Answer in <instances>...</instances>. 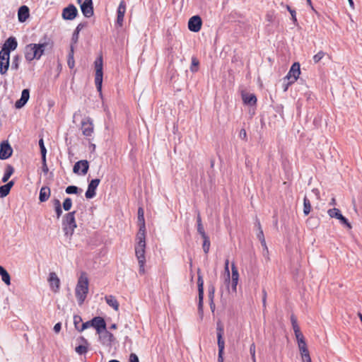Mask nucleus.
I'll use <instances>...</instances> for the list:
<instances>
[{
	"mask_svg": "<svg viewBox=\"0 0 362 362\" xmlns=\"http://www.w3.org/2000/svg\"><path fill=\"white\" fill-rule=\"evenodd\" d=\"M98 334L99 335L100 341L104 346H110L112 341L115 340L113 334L106 329L105 330H102L100 333Z\"/></svg>",
	"mask_w": 362,
	"mask_h": 362,
	"instance_id": "12",
	"label": "nucleus"
},
{
	"mask_svg": "<svg viewBox=\"0 0 362 362\" xmlns=\"http://www.w3.org/2000/svg\"><path fill=\"white\" fill-rule=\"evenodd\" d=\"M77 14L78 10L73 4L69 5L62 11V18L65 20H74L76 17Z\"/></svg>",
	"mask_w": 362,
	"mask_h": 362,
	"instance_id": "13",
	"label": "nucleus"
},
{
	"mask_svg": "<svg viewBox=\"0 0 362 362\" xmlns=\"http://www.w3.org/2000/svg\"><path fill=\"white\" fill-rule=\"evenodd\" d=\"M286 8L290 13V15H291V18L293 21V23L295 25L298 24L297 18H296V11L292 9L288 5H286Z\"/></svg>",
	"mask_w": 362,
	"mask_h": 362,
	"instance_id": "40",
	"label": "nucleus"
},
{
	"mask_svg": "<svg viewBox=\"0 0 362 362\" xmlns=\"http://www.w3.org/2000/svg\"><path fill=\"white\" fill-rule=\"evenodd\" d=\"M21 62V57L18 55H16L13 57L11 69V70H18L19 68Z\"/></svg>",
	"mask_w": 362,
	"mask_h": 362,
	"instance_id": "35",
	"label": "nucleus"
},
{
	"mask_svg": "<svg viewBox=\"0 0 362 362\" xmlns=\"http://www.w3.org/2000/svg\"><path fill=\"white\" fill-rule=\"evenodd\" d=\"M72 206V200L71 198L67 197L63 202V208L65 211H69Z\"/></svg>",
	"mask_w": 362,
	"mask_h": 362,
	"instance_id": "41",
	"label": "nucleus"
},
{
	"mask_svg": "<svg viewBox=\"0 0 362 362\" xmlns=\"http://www.w3.org/2000/svg\"><path fill=\"white\" fill-rule=\"evenodd\" d=\"M100 182V179H93L90 182V183L88 185V189L85 194V196L87 199H92L95 196V190L98 186L99 185Z\"/></svg>",
	"mask_w": 362,
	"mask_h": 362,
	"instance_id": "16",
	"label": "nucleus"
},
{
	"mask_svg": "<svg viewBox=\"0 0 362 362\" xmlns=\"http://www.w3.org/2000/svg\"><path fill=\"white\" fill-rule=\"evenodd\" d=\"M327 214L331 218H335L338 219L340 223L345 226L347 228L351 229L352 226L351 223L348 219L341 214L339 209L337 208L330 209L327 211Z\"/></svg>",
	"mask_w": 362,
	"mask_h": 362,
	"instance_id": "7",
	"label": "nucleus"
},
{
	"mask_svg": "<svg viewBox=\"0 0 362 362\" xmlns=\"http://www.w3.org/2000/svg\"><path fill=\"white\" fill-rule=\"evenodd\" d=\"M202 237L204 240L203 245H202L203 250L205 254H207L209 252V248H210V240L206 234L202 235Z\"/></svg>",
	"mask_w": 362,
	"mask_h": 362,
	"instance_id": "34",
	"label": "nucleus"
},
{
	"mask_svg": "<svg viewBox=\"0 0 362 362\" xmlns=\"http://www.w3.org/2000/svg\"><path fill=\"white\" fill-rule=\"evenodd\" d=\"M82 322V318L79 315L74 316V324L76 329L79 332V329L81 328L80 324Z\"/></svg>",
	"mask_w": 362,
	"mask_h": 362,
	"instance_id": "44",
	"label": "nucleus"
},
{
	"mask_svg": "<svg viewBox=\"0 0 362 362\" xmlns=\"http://www.w3.org/2000/svg\"><path fill=\"white\" fill-rule=\"evenodd\" d=\"M39 146H40V148L42 158H46L47 150H46V148L44 144L43 139H40L39 140Z\"/></svg>",
	"mask_w": 362,
	"mask_h": 362,
	"instance_id": "42",
	"label": "nucleus"
},
{
	"mask_svg": "<svg viewBox=\"0 0 362 362\" xmlns=\"http://www.w3.org/2000/svg\"><path fill=\"white\" fill-rule=\"evenodd\" d=\"M84 27H85V24H83V23H79V24L77 25V27H76V30H75L74 31H76V32H77V33H80V31H81V30Z\"/></svg>",
	"mask_w": 362,
	"mask_h": 362,
	"instance_id": "61",
	"label": "nucleus"
},
{
	"mask_svg": "<svg viewBox=\"0 0 362 362\" xmlns=\"http://www.w3.org/2000/svg\"><path fill=\"white\" fill-rule=\"evenodd\" d=\"M216 334H217V344L218 347V362H223V352L225 348V341L223 339L224 334V327L222 323L219 321L216 324Z\"/></svg>",
	"mask_w": 362,
	"mask_h": 362,
	"instance_id": "5",
	"label": "nucleus"
},
{
	"mask_svg": "<svg viewBox=\"0 0 362 362\" xmlns=\"http://www.w3.org/2000/svg\"><path fill=\"white\" fill-rule=\"evenodd\" d=\"M294 333H295L296 338L297 339V342L305 340V338L300 329L297 330V331L296 330L294 332Z\"/></svg>",
	"mask_w": 362,
	"mask_h": 362,
	"instance_id": "49",
	"label": "nucleus"
},
{
	"mask_svg": "<svg viewBox=\"0 0 362 362\" xmlns=\"http://www.w3.org/2000/svg\"><path fill=\"white\" fill-rule=\"evenodd\" d=\"M13 149L8 141H4L0 144V159L6 160L12 155Z\"/></svg>",
	"mask_w": 362,
	"mask_h": 362,
	"instance_id": "9",
	"label": "nucleus"
},
{
	"mask_svg": "<svg viewBox=\"0 0 362 362\" xmlns=\"http://www.w3.org/2000/svg\"><path fill=\"white\" fill-rule=\"evenodd\" d=\"M105 301L107 303V304L112 307L115 310H118L119 309V303L117 301V300L116 299V298L112 295H110V296H106L105 297Z\"/></svg>",
	"mask_w": 362,
	"mask_h": 362,
	"instance_id": "28",
	"label": "nucleus"
},
{
	"mask_svg": "<svg viewBox=\"0 0 362 362\" xmlns=\"http://www.w3.org/2000/svg\"><path fill=\"white\" fill-rule=\"evenodd\" d=\"M50 289L54 293H58L60 288V279L54 272H50L47 279Z\"/></svg>",
	"mask_w": 362,
	"mask_h": 362,
	"instance_id": "10",
	"label": "nucleus"
},
{
	"mask_svg": "<svg viewBox=\"0 0 362 362\" xmlns=\"http://www.w3.org/2000/svg\"><path fill=\"white\" fill-rule=\"evenodd\" d=\"M199 61L198 59L196 58V57H192V64H191V66H190V70L192 72H197V70H198V66H199Z\"/></svg>",
	"mask_w": 362,
	"mask_h": 362,
	"instance_id": "39",
	"label": "nucleus"
},
{
	"mask_svg": "<svg viewBox=\"0 0 362 362\" xmlns=\"http://www.w3.org/2000/svg\"><path fill=\"white\" fill-rule=\"evenodd\" d=\"M89 168V163L86 160H81L76 162L73 168V171L74 173H79V170H81V174L86 175Z\"/></svg>",
	"mask_w": 362,
	"mask_h": 362,
	"instance_id": "20",
	"label": "nucleus"
},
{
	"mask_svg": "<svg viewBox=\"0 0 362 362\" xmlns=\"http://www.w3.org/2000/svg\"><path fill=\"white\" fill-rule=\"evenodd\" d=\"M291 321L293 327V329L295 332L296 330H299L300 327L297 323V320L294 315H291Z\"/></svg>",
	"mask_w": 362,
	"mask_h": 362,
	"instance_id": "45",
	"label": "nucleus"
},
{
	"mask_svg": "<svg viewBox=\"0 0 362 362\" xmlns=\"http://www.w3.org/2000/svg\"><path fill=\"white\" fill-rule=\"evenodd\" d=\"M293 83L294 82H291V80H286V81H284V82H283L284 91H286L288 90V86Z\"/></svg>",
	"mask_w": 362,
	"mask_h": 362,
	"instance_id": "56",
	"label": "nucleus"
},
{
	"mask_svg": "<svg viewBox=\"0 0 362 362\" xmlns=\"http://www.w3.org/2000/svg\"><path fill=\"white\" fill-rule=\"evenodd\" d=\"M300 74V64L298 62H295L291 66L287 75L284 77V81H286V80H291V82H295L299 77Z\"/></svg>",
	"mask_w": 362,
	"mask_h": 362,
	"instance_id": "8",
	"label": "nucleus"
},
{
	"mask_svg": "<svg viewBox=\"0 0 362 362\" xmlns=\"http://www.w3.org/2000/svg\"><path fill=\"white\" fill-rule=\"evenodd\" d=\"M298 349L300 351V354L301 356L302 359L303 358H307L310 356V354L307 347V344L305 342V340L300 341L298 342Z\"/></svg>",
	"mask_w": 362,
	"mask_h": 362,
	"instance_id": "26",
	"label": "nucleus"
},
{
	"mask_svg": "<svg viewBox=\"0 0 362 362\" xmlns=\"http://www.w3.org/2000/svg\"><path fill=\"white\" fill-rule=\"evenodd\" d=\"M255 226L257 228L258 232L257 233V237L259 241L265 240L263 230L261 227V224L259 221H257L255 223Z\"/></svg>",
	"mask_w": 362,
	"mask_h": 362,
	"instance_id": "37",
	"label": "nucleus"
},
{
	"mask_svg": "<svg viewBox=\"0 0 362 362\" xmlns=\"http://www.w3.org/2000/svg\"><path fill=\"white\" fill-rule=\"evenodd\" d=\"M260 243L263 247V255L265 257L269 253L268 247L266 244V240H261Z\"/></svg>",
	"mask_w": 362,
	"mask_h": 362,
	"instance_id": "52",
	"label": "nucleus"
},
{
	"mask_svg": "<svg viewBox=\"0 0 362 362\" xmlns=\"http://www.w3.org/2000/svg\"><path fill=\"white\" fill-rule=\"evenodd\" d=\"M54 210H55V212L57 214V218H59V217L62 216V206H56L54 208Z\"/></svg>",
	"mask_w": 362,
	"mask_h": 362,
	"instance_id": "58",
	"label": "nucleus"
},
{
	"mask_svg": "<svg viewBox=\"0 0 362 362\" xmlns=\"http://www.w3.org/2000/svg\"><path fill=\"white\" fill-rule=\"evenodd\" d=\"M50 196V189L47 187H42L40 191L39 199L41 202H46Z\"/></svg>",
	"mask_w": 362,
	"mask_h": 362,
	"instance_id": "29",
	"label": "nucleus"
},
{
	"mask_svg": "<svg viewBox=\"0 0 362 362\" xmlns=\"http://www.w3.org/2000/svg\"><path fill=\"white\" fill-rule=\"evenodd\" d=\"M209 298H214V288L213 286L209 288Z\"/></svg>",
	"mask_w": 362,
	"mask_h": 362,
	"instance_id": "62",
	"label": "nucleus"
},
{
	"mask_svg": "<svg viewBox=\"0 0 362 362\" xmlns=\"http://www.w3.org/2000/svg\"><path fill=\"white\" fill-rule=\"evenodd\" d=\"M210 299H211L210 308H211V311L214 313L215 310V304L214 303L213 298H210Z\"/></svg>",
	"mask_w": 362,
	"mask_h": 362,
	"instance_id": "63",
	"label": "nucleus"
},
{
	"mask_svg": "<svg viewBox=\"0 0 362 362\" xmlns=\"http://www.w3.org/2000/svg\"><path fill=\"white\" fill-rule=\"evenodd\" d=\"M325 55V52L322 51H320L316 54L313 56V62L314 63L317 64L318 63Z\"/></svg>",
	"mask_w": 362,
	"mask_h": 362,
	"instance_id": "43",
	"label": "nucleus"
},
{
	"mask_svg": "<svg viewBox=\"0 0 362 362\" xmlns=\"http://www.w3.org/2000/svg\"><path fill=\"white\" fill-rule=\"evenodd\" d=\"M197 231L201 235H206V233L204 229V226L202 223V218L200 216V214H198L197 218Z\"/></svg>",
	"mask_w": 362,
	"mask_h": 362,
	"instance_id": "36",
	"label": "nucleus"
},
{
	"mask_svg": "<svg viewBox=\"0 0 362 362\" xmlns=\"http://www.w3.org/2000/svg\"><path fill=\"white\" fill-rule=\"evenodd\" d=\"M202 21L199 16H194L189 18L188 28L192 32H198L202 28Z\"/></svg>",
	"mask_w": 362,
	"mask_h": 362,
	"instance_id": "15",
	"label": "nucleus"
},
{
	"mask_svg": "<svg viewBox=\"0 0 362 362\" xmlns=\"http://www.w3.org/2000/svg\"><path fill=\"white\" fill-rule=\"evenodd\" d=\"M13 173L14 168H13V166H11V165H6L4 176L2 177V182H6Z\"/></svg>",
	"mask_w": 362,
	"mask_h": 362,
	"instance_id": "31",
	"label": "nucleus"
},
{
	"mask_svg": "<svg viewBox=\"0 0 362 362\" xmlns=\"http://www.w3.org/2000/svg\"><path fill=\"white\" fill-rule=\"evenodd\" d=\"M0 275L1 276L2 281L7 285L9 286L11 284V277L8 272L0 265Z\"/></svg>",
	"mask_w": 362,
	"mask_h": 362,
	"instance_id": "30",
	"label": "nucleus"
},
{
	"mask_svg": "<svg viewBox=\"0 0 362 362\" xmlns=\"http://www.w3.org/2000/svg\"><path fill=\"white\" fill-rule=\"evenodd\" d=\"M242 98L246 105H255L257 103V98L253 93H243Z\"/></svg>",
	"mask_w": 362,
	"mask_h": 362,
	"instance_id": "27",
	"label": "nucleus"
},
{
	"mask_svg": "<svg viewBox=\"0 0 362 362\" xmlns=\"http://www.w3.org/2000/svg\"><path fill=\"white\" fill-rule=\"evenodd\" d=\"M9 191L4 187V185H2L0 187V198H3L6 197L9 194Z\"/></svg>",
	"mask_w": 362,
	"mask_h": 362,
	"instance_id": "47",
	"label": "nucleus"
},
{
	"mask_svg": "<svg viewBox=\"0 0 362 362\" xmlns=\"http://www.w3.org/2000/svg\"><path fill=\"white\" fill-rule=\"evenodd\" d=\"M239 137L243 140H247V132L245 129H242L239 133Z\"/></svg>",
	"mask_w": 362,
	"mask_h": 362,
	"instance_id": "55",
	"label": "nucleus"
},
{
	"mask_svg": "<svg viewBox=\"0 0 362 362\" xmlns=\"http://www.w3.org/2000/svg\"><path fill=\"white\" fill-rule=\"evenodd\" d=\"M81 130L86 136H90L93 132V121L90 117H86L81 122Z\"/></svg>",
	"mask_w": 362,
	"mask_h": 362,
	"instance_id": "14",
	"label": "nucleus"
},
{
	"mask_svg": "<svg viewBox=\"0 0 362 362\" xmlns=\"http://www.w3.org/2000/svg\"><path fill=\"white\" fill-rule=\"evenodd\" d=\"M197 286H198V292H199V305L198 309L199 312L203 311V298H204V280L202 276L200 274H198L197 278Z\"/></svg>",
	"mask_w": 362,
	"mask_h": 362,
	"instance_id": "17",
	"label": "nucleus"
},
{
	"mask_svg": "<svg viewBox=\"0 0 362 362\" xmlns=\"http://www.w3.org/2000/svg\"><path fill=\"white\" fill-rule=\"evenodd\" d=\"M42 172L45 174H47L48 173L49 169H48V167L47 165L46 158H42Z\"/></svg>",
	"mask_w": 362,
	"mask_h": 362,
	"instance_id": "53",
	"label": "nucleus"
},
{
	"mask_svg": "<svg viewBox=\"0 0 362 362\" xmlns=\"http://www.w3.org/2000/svg\"><path fill=\"white\" fill-rule=\"evenodd\" d=\"M126 11V6L124 1H122L117 8V23L122 26L124 21V16Z\"/></svg>",
	"mask_w": 362,
	"mask_h": 362,
	"instance_id": "25",
	"label": "nucleus"
},
{
	"mask_svg": "<svg viewBox=\"0 0 362 362\" xmlns=\"http://www.w3.org/2000/svg\"><path fill=\"white\" fill-rule=\"evenodd\" d=\"M228 264H229V261L228 259H226V262H225L224 269H225V272L227 275L226 281H230V271H229Z\"/></svg>",
	"mask_w": 362,
	"mask_h": 362,
	"instance_id": "50",
	"label": "nucleus"
},
{
	"mask_svg": "<svg viewBox=\"0 0 362 362\" xmlns=\"http://www.w3.org/2000/svg\"><path fill=\"white\" fill-rule=\"evenodd\" d=\"M78 191L81 192L82 190L78 189V187H77L76 186H74V185L68 186L65 189L66 193L69 194H78Z\"/></svg>",
	"mask_w": 362,
	"mask_h": 362,
	"instance_id": "38",
	"label": "nucleus"
},
{
	"mask_svg": "<svg viewBox=\"0 0 362 362\" xmlns=\"http://www.w3.org/2000/svg\"><path fill=\"white\" fill-rule=\"evenodd\" d=\"M10 54L6 52L0 51V74L4 75L9 67Z\"/></svg>",
	"mask_w": 362,
	"mask_h": 362,
	"instance_id": "11",
	"label": "nucleus"
},
{
	"mask_svg": "<svg viewBox=\"0 0 362 362\" xmlns=\"http://www.w3.org/2000/svg\"><path fill=\"white\" fill-rule=\"evenodd\" d=\"M88 278L86 272H81L75 288V295L78 304L83 303L88 293Z\"/></svg>",
	"mask_w": 362,
	"mask_h": 362,
	"instance_id": "3",
	"label": "nucleus"
},
{
	"mask_svg": "<svg viewBox=\"0 0 362 362\" xmlns=\"http://www.w3.org/2000/svg\"><path fill=\"white\" fill-rule=\"evenodd\" d=\"M129 362H139V358L136 354H131L129 356Z\"/></svg>",
	"mask_w": 362,
	"mask_h": 362,
	"instance_id": "57",
	"label": "nucleus"
},
{
	"mask_svg": "<svg viewBox=\"0 0 362 362\" xmlns=\"http://www.w3.org/2000/svg\"><path fill=\"white\" fill-rule=\"evenodd\" d=\"M329 205L331 206H334L336 205V199L334 197H332L330 202H329Z\"/></svg>",
	"mask_w": 362,
	"mask_h": 362,
	"instance_id": "64",
	"label": "nucleus"
},
{
	"mask_svg": "<svg viewBox=\"0 0 362 362\" xmlns=\"http://www.w3.org/2000/svg\"><path fill=\"white\" fill-rule=\"evenodd\" d=\"M76 211L67 213L63 218L62 226L65 236L71 238L74 233L75 228L77 227L75 220Z\"/></svg>",
	"mask_w": 362,
	"mask_h": 362,
	"instance_id": "4",
	"label": "nucleus"
},
{
	"mask_svg": "<svg viewBox=\"0 0 362 362\" xmlns=\"http://www.w3.org/2000/svg\"><path fill=\"white\" fill-rule=\"evenodd\" d=\"M81 9L85 17H91L93 15V1L85 0L81 5Z\"/></svg>",
	"mask_w": 362,
	"mask_h": 362,
	"instance_id": "19",
	"label": "nucleus"
},
{
	"mask_svg": "<svg viewBox=\"0 0 362 362\" xmlns=\"http://www.w3.org/2000/svg\"><path fill=\"white\" fill-rule=\"evenodd\" d=\"M138 220L141 225L136 236V244L134 247L135 255L138 260L140 274H145L146 263V226L144 221V211L141 207L138 209Z\"/></svg>",
	"mask_w": 362,
	"mask_h": 362,
	"instance_id": "1",
	"label": "nucleus"
},
{
	"mask_svg": "<svg viewBox=\"0 0 362 362\" xmlns=\"http://www.w3.org/2000/svg\"><path fill=\"white\" fill-rule=\"evenodd\" d=\"M18 46L17 40L13 37H8L4 42L1 52H7L10 54L11 51H13Z\"/></svg>",
	"mask_w": 362,
	"mask_h": 362,
	"instance_id": "18",
	"label": "nucleus"
},
{
	"mask_svg": "<svg viewBox=\"0 0 362 362\" xmlns=\"http://www.w3.org/2000/svg\"><path fill=\"white\" fill-rule=\"evenodd\" d=\"M250 353L251 354V357L253 362L256 361L255 358V345L254 343H252L250 346Z\"/></svg>",
	"mask_w": 362,
	"mask_h": 362,
	"instance_id": "48",
	"label": "nucleus"
},
{
	"mask_svg": "<svg viewBox=\"0 0 362 362\" xmlns=\"http://www.w3.org/2000/svg\"><path fill=\"white\" fill-rule=\"evenodd\" d=\"M232 270V277H231V288L233 291H236V288L239 279V274L237 267L234 264H232L231 267Z\"/></svg>",
	"mask_w": 362,
	"mask_h": 362,
	"instance_id": "24",
	"label": "nucleus"
},
{
	"mask_svg": "<svg viewBox=\"0 0 362 362\" xmlns=\"http://www.w3.org/2000/svg\"><path fill=\"white\" fill-rule=\"evenodd\" d=\"M47 46V42L38 44L31 43L26 45L24 50L25 59L28 62H31L34 59L39 60L44 54Z\"/></svg>",
	"mask_w": 362,
	"mask_h": 362,
	"instance_id": "2",
	"label": "nucleus"
},
{
	"mask_svg": "<svg viewBox=\"0 0 362 362\" xmlns=\"http://www.w3.org/2000/svg\"><path fill=\"white\" fill-rule=\"evenodd\" d=\"M90 327H92L91 326V320L90 321H87L84 323H82L81 324V328L79 329V332H83L84 329Z\"/></svg>",
	"mask_w": 362,
	"mask_h": 362,
	"instance_id": "51",
	"label": "nucleus"
},
{
	"mask_svg": "<svg viewBox=\"0 0 362 362\" xmlns=\"http://www.w3.org/2000/svg\"><path fill=\"white\" fill-rule=\"evenodd\" d=\"M74 45H71L70 52L69 53L68 62H67L68 66L70 69H73L74 67V64H75L74 59Z\"/></svg>",
	"mask_w": 362,
	"mask_h": 362,
	"instance_id": "32",
	"label": "nucleus"
},
{
	"mask_svg": "<svg viewBox=\"0 0 362 362\" xmlns=\"http://www.w3.org/2000/svg\"><path fill=\"white\" fill-rule=\"evenodd\" d=\"M29 8L27 6H21L18 11V21L23 23L29 18Z\"/></svg>",
	"mask_w": 362,
	"mask_h": 362,
	"instance_id": "23",
	"label": "nucleus"
},
{
	"mask_svg": "<svg viewBox=\"0 0 362 362\" xmlns=\"http://www.w3.org/2000/svg\"><path fill=\"white\" fill-rule=\"evenodd\" d=\"M61 328H62V325L60 322H58L54 326V331L56 332V333H59L61 330Z\"/></svg>",
	"mask_w": 362,
	"mask_h": 362,
	"instance_id": "60",
	"label": "nucleus"
},
{
	"mask_svg": "<svg viewBox=\"0 0 362 362\" xmlns=\"http://www.w3.org/2000/svg\"><path fill=\"white\" fill-rule=\"evenodd\" d=\"M75 350L78 354H83L87 352L88 349L86 346H85L83 345H79L76 347Z\"/></svg>",
	"mask_w": 362,
	"mask_h": 362,
	"instance_id": "46",
	"label": "nucleus"
},
{
	"mask_svg": "<svg viewBox=\"0 0 362 362\" xmlns=\"http://www.w3.org/2000/svg\"><path fill=\"white\" fill-rule=\"evenodd\" d=\"M95 84L97 90L99 92H101L102 89V83H103V57L102 56L98 57L95 62Z\"/></svg>",
	"mask_w": 362,
	"mask_h": 362,
	"instance_id": "6",
	"label": "nucleus"
},
{
	"mask_svg": "<svg viewBox=\"0 0 362 362\" xmlns=\"http://www.w3.org/2000/svg\"><path fill=\"white\" fill-rule=\"evenodd\" d=\"M311 211V204L310 200L305 197L303 199V213L305 216L308 215Z\"/></svg>",
	"mask_w": 362,
	"mask_h": 362,
	"instance_id": "33",
	"label": "nucleus"
},
{
	"mask_svg": "<svg viewBox=\"0 0 362 362\" xmlns=\"http://www.w3.org/2000/svg\"><path fill=\"white\" fill-rule=\"evenodd\" d=\"M79 33L74 31L71 37V45L76 44L78 40Z\"/></svg>",
	"mask_w": 362,
	"mask_h": 362,
	"instance_id": "54",
	"label": "nucleus"
},
{
	"mask_svg": "<svg viewBox=\"0 0 362 362\" xmlns=\"http://www.w3.org/2000/svg\"><path fill=\"white\" fill-rule=\"evenodd\" d=\"M30 98V90L28 89H23L21 93V97L16 102L15 107L17 109L23 107L28 101Z\"/></svg>",
	"mask_w": 362,
	"mask_h": 362,
	"instance_id": "22",
	"label": "nucleus"
},
{
	"mask_svg": "<svg viewBox=\"0 0 362 362\" xmlns=\"http://www.w3.org/2000/svg\"><path fill=\"white\" fill-rule=\"evenodd\" d=\"M91 326L96 329L97 333H100L106 328L105 320L101 317H95L91 320Z\"/></svg>",
	"mask_w": 362,
	"mask_h": 362,
	"instance_id": "21",
	"label": "nucleus"
},
{
	"mask_svg": "<svg viewBox=\"0 0 362 362\" xmlns=\"http://www.w3.org/2000/svg\"><path fill=\"white\" fill-rule=\"evenodd\" d=\"M14 185V181L13 180H11L9 182H8L6 185H4V187L8 189V191H11V189L12 188V187Z\"/></svg>",
	"mask_w": 362,
	"mask_h": 362,
	"instance_id": "59",
	"label": "nucleus"
}]
</instances>
